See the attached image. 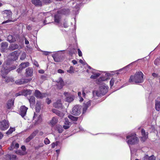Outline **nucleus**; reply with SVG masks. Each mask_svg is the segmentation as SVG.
<instances>
[{
    "mask_svg": "<svg viewBox=\"0 0 160 160\" xmlns=\"http://www.w3.org/2000/svg\"><path fill=\"white\" fill-rule=\"evenodd\" d=\"M10 63V62H9V60H7L6 62H4L3 63L2 68L1 70L2 77L5 79V81L7 82H9L11 78H10L6 77V75L10 71L16 68V66L10 67L9 65Z\"/></svg>",
    "mask_w": 160,
    "mask_h": 160,
    "instance_id": "obj_1",
    "label": "nucleus"
},
{
    "mask_svg": "<svg viewBox=\"0 0 160 160\" xmlns=\"http://www.w3.org/2000/svg\"><path fill=\"white\" fill-rule=\"evenodd\" d=\"M143 81V74L141 72H137L134 76H131L129 82L134 83H142Z\"/></svg>",
    "mask_w": 160,
    "mask_h": 160,
    "instance_id": "obj_2",
    "label": "nucleus"
},
{
    "mask_svg": "<svg viewBox=\"0 0 160 160\" xmlns=\"http://www.w3.org/2000/svg\"><path fill=\"white\" fill-rule=\"evenodd\" d=\"M108 88V87L105 84L102 85L100 87L99 90L93 92V97H100L102 95H104L107 92Z\"/></svg>",
    "mask_w": 160,
    "mask_h": 160,
    "instance_id": "obj_3",
    "label": "nucleus"
},
{
    "mask_svg": "<svg viewBox=\"0 0 160 160\" xmlns=\"http://www.w3.org/2000/svg\"><path fill=\"white\" fill-rule=\"evenodd\" d=\"M126 141L129 145H133L137 143L139 140L134 133L131 134L126 137Z\"/></svg>",
    "mask_w": 160,
    "mask_h": 160,
    "instance_id": "obj_4",
    "label": "nucleus"
},
{
    "mask_svg": "<svg viewBox=\"0 0 160 160\" xmlns=\"http://www.w3.org/2000/svg\"><path fill=\"white\" fill-rule=\"evenodd\" d=\"M3 14L4 18L6 20L3 22V24L14 21L12 20V12L11 11L5 10L4 11Z\"/></svg>",
    "mask_w": 160,
    "mask_h": 160,
    "instance_id": "obj_5",
    "label": "nucleus"
},
{
    "mask_svg": "<svg viewBox=\"0 0 160 160\" xmlns=\"http://www.w3.org/2000/svg\"><path fill=\"white\" fill-rule=\"evenodd\" d=\"M69 12L68 9H63L58 11V13L54 16V20L55 22L58 23L61 19V14L66 15L68 14Z\"/></svg>",
    "mask_w": 160,
    "mask_h": 160,
    "instance_id": "obj_6",
    "label": "nucleus"
},
{
    "mask_svg": "<svg viewBox=\"0 0 160 160\" xmlns=\"http://www.w3.org/2000/svg\"><path fill=\"white\" fill-rule=\"evenodd\" d=\"M19 53L17 51H14L11 53L10 55V58L7 60H9V62L12 61H15L17 60L18 57Z\"/></svg>",
    "mask_w": 160,
    "mask_h": 160,
    "instance_id": "obj_7",
    "label": "nucleus"
},
{
    "mask_svg": "<svg viewBox=\"0 0 160 160\" xmlns=\"http://www.w3.org/2000/svg\"><path fill=\"white\" fill-rule=\"evenodd\" d=\"M9 127L8 122L6 120H3L0 122V129L5 130Z\"/></svg>",
    "mask_w": 160,
    "mask_h": 160,
    "instance_id": "obj_8",
    "label": "nucleus"
},
{
    "mask_svg": "<svg viewBox=\"0 0 160 160\" xmlns=\"http://www.w3.org/2000/svg\"><path fill=\"white\" fill-rule=\"evenodd\" d=\"M81 106L79 105L75 106L72 109V114L74 115H78L81 113Z\"/></svg>",
    "mask_w": 160,
    "mask_h": 160,
    "instance_id": "obj_9",
    "label": "nucleus"
},
{
    "mask_svg": "<svg viewBox=\"0 0 160 160\" xmlns=\"http://www.w3.org/2000/svg\"><path fill=\"white\" fill-rule=\"evenodd\" d=\"M63 94L66 97V100L67 102H70L73 100V96L70 93L67 92H65Z\"/></svg>",
    "mask_w": 160,
    "mask_h": 160,
    "instance_id": "obj_10",
    "label": "nucleus"
},
{
    "mask_svg": "<svg viewBox=\"0 0 160 160\" xmlns=\"http://www.w3.org/2000/svg\"><path fill=\"white\" fill-rule=\"evenodd\" d=\"M28 108L25 106H21L20 109V114L23 117L26 114Z\"/></svg>",
    "mask_w": 160,
    "mask_h": 160,
    "instance_id": "obj_11",
    "label": "nucleus"
},
{
    "mask_svg": "<svg viewBox=\"0 0 160 160\" xmlns=\"http://www.w3.org/2000/svg\"><path fill=\"white\" fill-rule=\"evenodd\" d=\"M32 92V91L29 89L24 90L23 91V92H19L18 93H17L16 94V97H17L18 96L21 95H23L26 96L28 95H29L31 94Z\"/></svg>",
    "mask_w": 160,
    "mask_h": 160,
    "instance_id": "obj_12",
    "label": "nucleus"
},
{
    "mask_svg": "<svg viewBox=\"0 0 160 160\" xmlns=\"http://www.w3.org/2000/svg\"><path fill=\"white\" fill-rule=\"evenodd\" d=\"M34 95L37 98H42L45 97L46 94L41 93L39 90H36L35 91Z\"/></svg>",
    "mask_w": 160,
    "mask_h": 160,
    "instance_id": "obj_13",
    "label": "nucleus"
},
{
    "mask_svg": "<svg viewBox=\"0 0 160 160\" xmlns=\"http://www.w3.org/2000/svg\"><path fill=\"white\" fill-rule=\"evenodd\" d=\"M56 82H57V85L59 89H61L63 87L64 85V82L61 78H59L57 81Z\"/></svg>",
    "mask_w": 160,
    "mask_h": 160,
    "instance_id": "obj_14",
    "label": "nucleus"
},
{
    "mask_svg": "<svg viewBox=\"0 0 160 160\" xmlns=\"http://www.w3.org/2000/svg\"><path fill=\"white\" fill-rule=\"evenodd\" d=\"M142 134L141 138L142 140L144 141L148 138V132H146L145 130L143 129H142L141 131Z\"/></svg>",
    "mask_w": 160,
    "mask_h": 160,
    "instance_id": "obj_15",
    "label": "nucleus"
},
{
    "mask_svg": "<svg viewBox=\"0 0 160 160\" xmlns=\"http://www.w3.org/2000/svg\"><path fill=\"white\" fill-rule=\"evenodd\" d=\"M155 109L156 110H160V97H158L155 101Z\"/></svg>",
    "mask_w": 160,
    "mask_h": 160,
    "instance_id": "obj_16",
    "label": "nucleus"
},
{
    "mask_svg": "<svg viewBox=\"0 0 160 160\" xmlns=\"http://www.w3.org/2000/svg\"><path fill=\"white\" fill-rule=\"evenodd\" d=\"M31 79H22L18 80H17L15 81V83L18 84H22L25 83H27L28 82L31 81Z\"/></svg>",
    "mask_w": 160,
    "mask_h": 160,
    "instance_id": "obj_17",
    "label": "nucleus"
},
{
    "mask_svg": "<svg viewBox=\"0 0 160 160\" xmlns=\"http://www.w3.org/2000/svg\"><path fill=\"white\" fill-rule=\"evenodd\" d=\"M14 99H11L8 102L7 107L8 109H11L13 108L14 107Z\"/></svg>",
    "mask_w": 160,
    "mask_h": 160,
    "instance_id": "obj_18",
    "label": "nucleus"
},
{
    "mask_svg": "<svg viewBox=\"0 0 160 160\" xmlns=\"http://www.w3.org/2000/svg\"><path fill=\"white\" fill-rule=\"evenodd\" d=\"M26 76L27 77H31L33 74V69L32 68H29L26 69Z\"/></svg>",
    "mask_w": 160,
    "mask_h": 160,
    "instance_id": "obj_19",
    "label": "nucleus"
},
{
    "mask_svg": "<svg viewBox=\"0 0 160 160\" xmlns=\"http://www.w3.org/2000/svg\"><path fill=\"white\" fill-rule=\"evenodd\" d=\"M91 105V101H89L87 102L86 103H84V107L83 108V113L85 112L88 108Z\"/></svg>",
    "mask_w": 160,
    "mask_h": 160,
    "instance_id": "obj_20",
    "label": "nucleus"
},
{
    "mask_svg": "<svg viewBox=\"0 0 160 160\" xmlns=\"http://www.w3.org/2000/svg\"><path fill=\"white\" fill-rule=\"evenodd\" d=\"M53 106L56 108H61L62 106V103L60 100H58L53 104Z\"/></svg>",
    "mask_w": 160,
    "mask_h": 160,
    "instance_id": "obj_21",
    "label": "nucleus"
},
{
    "mask_svg": "<svg viewBox=\"0 0 160 160\" xmlns=\"http://www.w3.org/2000/svg\"><path fill=\"white\" fill-rule=\"evenodd\" d=\"M32 2L36 6H42V2L40 0H32Z\"/></svg>",
    "mask_w": 160,
    "mask_h": 160,
    "instance_id": "obj_22",
    "label": "nucleus"
},
{
    "mask_svg": "<svg viewBox=\"0 0 160 160\" xmlns=\"http://www.w3.org/2000/svg\"><path fill=\"white\" fill-rule=\"evenodd\" d=\"M58 122V118L56 117H54L52 118V120L50 121V123L52 126H53L57 123Z\"/></svg>",
    "mask_w": 160,
    "mask_h": 160,
    "instance_id": "obj_23",
    "label": "nucleus"
},
{
    "mask_svg": "<svg viewBox=\"0 0 160 160\" xmlns=\"http://www.w3.org/2000/svg\"><path fill=\"white\" fill-rule=\"evenodd\" d=\"M52 111L55 113L56 114L60 117H62L64 116L63 114L61 112L55 109H53L52 110Z\"/></svg>",
    "mask_w": 160,
    "mask_h": 160,
    "instance_id": "obj_24",
    "label": "nucleus"
},
{
    "mask_svg": "<svg viewBox=\"0 0 160 160\" xmlns=\"http://www.w3.org/2000/svg\"><path fill=\"white\" fill-rule=\"evenodd\" d=\"M19 146V145L18 143H16L15 142H13L12 143L10 149H13V148L17 149L18 148Z\"/></svg>",
    "mask_w": 160,
    "mask_h": 160,
    "instance_id": "obj_25",
    "label": "nucleus"
},
{
    "mask_svg": "<svg viewBox=\"0 0 160 160\" xmlns=\"http://www.w3.org/2000/svg\"><path fill=\"white\" fill-rule=\"evenodd\" d=\"M8 39V41L10 42H14L16 41V38L14 37L12 35H9Z\"/></svg>",
    "mask_w": 160,
    "mask_h": 160,
    "instance_id": "obj_26",
    "label": "nucleus"
},
{
    "mask_svg": "<svg viewBox=\"0 0 160 160\" xmlns=\"http://www.w3.org/2000/svg\"><path fill=\"white\" fill-rule=\"evenodd\" d=\"M29 102L30 103V106H33L35 102V98L34 96H31L29 99Z\"/></svg>",
    "mask_w": 160,
    "mask_h": 160,
    "instance_id": "obj_27",
    "label": "nucleus"
},
{
    "mask_svg": "<svg viewBox=\"0 0 160 160\" xmlns=\"http://www.w3.org/2000/svg\"><path fill=\"white\" fill-rule=\"evenodd\" d=\"M29 63L28 62H22L20 65L19 66L23 69L29 66Z\"/></svg>",
    "mask_w": 160,
    "mask_h": 160,
    "instance_id": "obj_28",
    "label": "nucleus"
},
{
    "mask_svg": "<svg viewBox=\"0 0 160 160\" xmlns=\"http://www.w3.org/2000/svg\"><path fill=\"white\" fill-rule=\"evenodd\" d=\"M18 47V45L16 44H12L10 46L9 48L11 50H15L17 49Z\"/></svg>",
    "mask_w": 160,
    "mask_h": 160,
    "instance_id": "obj_29",
    "label": "nucleus"
},
{
    "mask_svg": "<svg viewBox=\"0 0 160 160\" xmlns=\"http://www.w3.org/2000/svg\"><path fill=\"white\" fill-rule=\"evenodd\" d=\"M93 75L91 76L90 78H91L95 79L98 77L100 74L98 72H93Z\"/></svg>",
    "mask_w": 160,
    "mask_h": 160,
    "instance_id": "obj_30",
    "label": "nucleus"
},
{
    "mask_svg": "<svg viewBox=\"0 0 160 160\" xmlns=\"http://www.w3.org/2000/svg\"><path fill=\"white\" fill-rule=\"evenodd\" d=\"M57 56V54H54L52 55V57L55 62H58L60 61L61 59L60 58H58Z\"/></svg>",
    "mask_w": 160,
    "mask_h": 160,
    "instance_id": "obj_31",
    "label": "nucleus"
},
{
    "mask_svg": "<svg viewBox=\"0 0 160 160\" xmlns=\"http://www.w3.org/2000/svg\"><path fill=\"white\" fill-rule=\"evenodd\" d=\"M41 109L40 106V103L39 102H37L36 104V110L37 112H39Z\"/></svg>",
    "mask_w": 160,
    "mask_h": 160,
    "instance_id": "obj_32",
    "label": "nucleus"
},
{
    "mask_svg": "<svg viewBox=\"0 0 160 160\" xmlns=\"http://www.w3.org/2000/svg\"><path fill=\"white\" fill-rule=\"evenodd\" d=\"M67 72L70 74L73 73L74 72V70L73 67L70 66L69 69L67 70Z\"/></svg>",
    "mask_w": 160,
    "mask_h": 160,
    "instance_id": "obj_33",
    "label": "nucleus"
},
{
    "mask_svg": "<svg viewBox=\"0 0 160 160\" xmlns=\"http://www.w3.org/2000/svg\"><path fill=\"white\" fill-rule=\"evenodd\" d=\"M1 47L2 49H5L8 47V44L7 42H4L1 43Z\"/></svg>",
    "mask_w": 160,
    "mask_h": 160,
    "instance_id": "obj_34",
    "label": "nucleus"
},
{
    "mask_svg": "<svg viewBox=\"0 0 160 160\" xmlns=\"http://www.w3.org/2000/svg\"><path fill=\"white\" fill-rule=\"evenodd\" d=\"M68 118H70V119L72 120V121H76L77 120L78 118L72 116V115H70L68 116Z\"/></svg>",
    "mask_w": 160,
    "mask_h": 160,
    "instance_id": "obj_35",
    "label": "nucleus"
},
{
    "mask_svg": "<svg viewBox=\"0 0 160 160\" xmlns=\"http://www.w3.org/2000/svg\"><path fill=\"white\" fill-rule=\"evenodd\" d=\"M15 129L14 128H10L9 130L6 133L7 134H9L12 133L13 132L15 131Z\"/></svg>",
    "mask_w": 160,
    "mask_h": 160,
    "instance_id": "obj_36",
    "label": "nucleus"
},
{
    "mask_svg": "<svg viewBox=\"0 0 160 160\" xmlns=\"http://www.w3.org/2000/svg\"><path fill=\"white\" fill-rule=\"evenodd\" d=\"M26 57V54L25 52H23L20 57V59L21 60H24Z\"/></svg>",
    "mask_w": 160,
    "mask_h": 160,
    "instance_id": "obj_37",
    "label": "nucleus"
},
{
    "mask_svg": "<svg viewBox=\"0 0 160 160\" xmlns=\"http://www.w3.org/2000/svg\"><path fill=\"white\" fill-rule=\"evenodd\" d=\"M65 120L64 124L68 125L70 127L71 125V124L70 122L68 121V119L67 118H65Z\"/></svg>",
    "mask_w": 160,
    "mask_h": 160,
    "instance_id": "obj_38",
    "label": "nucleus"
},
{
    "mask_svg": "<svg viewBox=\"0 0 160 160\" xmlns=\"http://www.w3.org/2000/svg\"><path fill=\"white\" fill-rule=\"evenodd\" d=\"M52 0H42L43 3L47 4L51 2Z\"/></svg>",
    "mask_w": 160,
    "mask_h": 160,
    "instance_id": "obj_39",
    "label": "nucleus"
},
{
    "mask_svg": "<svg viewBox=\"0 0 160 160\" xmlns=\"http://www.w3.org/2000/svg\"><path fill=\"white\" fill-rule=\"evenodd\" d=\"M57 130L59 133H61L63 131V129L62 126H60L58 127Z\"/></svg>",
    "mask_w": 160,
    "mask_h": 160,
    "instance_id": "obj_40",
    "label": "nucleus"
},
{
    "mask_svg": "<svg viewBox=\"0 0 160 160\" xmlns=\"http://www.w3.org/2000/svg\"><path fill=\"white\" fill-rule=\"evenodd\" d=\"M38 131H35L34 132H33V133H32V134L30 135V136H31V137H32V138H33L34 136H35L36 135Z\"/></svg>",
    "mask_w": 160,
    "mask_h": 160,
    "instance_id": "obj_41",
    "label": "nucleus"
},
{
    "mask_svg": "<svg viewBox=\"0 0 160 160\" xmlns=\"http://www.w3.org/2000/svg\"><path fill=\"white\" fill-rule=\"evenodd\" d=\"M38 119L37 121V123H38L40 122H41L42 121V118L41 115H39V116L38 117Z\"/></svg>",
    "mask_w": 160,
    "mask_h": 160,
    "instance_id": "obj_42",
    "label": "nucleus"
},
{
    "mask_svg": "<svg viewBox=\"0 0 160 160\" xmlns=\"http://www.w3.org/2000/svg\"><path fill=\"white\" fill-rule=\"evenodd\" d=\"M115 80L113 78H112L110 81V84L111 87H112L114 82Z\"/></svg>",
    "mask_w": 160,
    "mask_h": 160,
    "instance_id": "obj_43",
    "label": "nucleus"
},
{
    "mask_svg": "<svg viewBox=\"0 0 160 160\" xmlns=\"http://www.w3.org/2000/svg\"><path fill=\"white\" fill-rule=\"evenodd\" d=\"M44 142L46 144H49L50 143V141L47 138L45 139Z\"/></svg>",
    "mask_w": 160,
    "mask_h": 160,
    "instance_id": "obj_44",
    "label": "nucleus"
},
{
    "mask_svg": "<svg viewBox=\"0 0 160 160\" xmlns=\"http://www.w3.org/2000/svg\"><path fill=\"white\" fill-rule=\"evenodd\" d=\"M16 153L17 154H19L20 155H24V154H25L24 152H22V151H17L16 152Z\"/></svg>",
    "mask_w": 160,
    "mask_h": 160,
    "instance_id": "obj_45",
    "label": "nucleus"
},
{
    "mask_svg": "<svg viewBox=\"0 0 160 160\" xmlns=\"http://www.w3.org/2000/svg\"><path fill=\"white\" fill-rule=\"evenodd\" d=\"M155 157L153 155H152L149 157L148 160H155Z\"/></svg>",
    "mask_w": 160,
    "mask_h": 160,
    "instance_id": "obj_46",
    "label": "nucleus"
},
{
    "mask_svg": "<svg viewBox=\"0 0 160 160\" xmlns=\"http://www.w3.org/2000/svg\"><path fill=\"white\" fill-rule=\"evenodd\" d=\"M32 138L31 137V136H30L26 139V142H29Z\"/></svg>",
    "mask_w": 160,
    "mask_h": 160,
    "instance_id": "obj_47",
    "label": "nucleus"
},
{
    "mask_svg": "<svg viewBox=\"0 0 160 160\" xmlns=\"http://www.w3.org/2000/svg\"><path fill=\"white\" fill-rule=\"evenodd\" d=\"M149 156L148 155H146L143 158V160H148Z\"/></svg>",
    "mask_w": 160,
    "mask_h": 160,
    "instance_id": "obj_48",
    "label": "nucleus"
},
{
    "mask_svg": "<svg viewBox=\"0 0 160 160\" xmlns=\"http://www.w3.org/2000/svg\"><path fill=\"white\" fill-rule=\"evenodd\" d=\"M78 54L79 56H82V52L79 49H78Z\"/></svg>",
    "mask_w": 160,
    "mask_h": 160,
    "instance_id": "obj_49",
    "label": "nucleus"
},
{
    "mask_svg": "<svg viewBox=\"0 0 160 160\" xmlns=\"http://www.w3.org/2000/svg\"><path fill=\"white\" fill-rule=\"evenodd\" d=\"M22 69H23L21 68V67L19 66V68L18 69H17V71L18 73H20L22 72Z\"/></svg>",
    "mask_w": 160,
    "mask_h": 160,
    "instance_id": "obj_50",
    "label": "nucleus"
},
{
    "mask_svg": "<svg viewBox=\"0 0 160 160\" xmlns=\"http://www.w3.org/2000/svg\"><path fill=\"white\" fill-rule=\"evenodd\" d=\"M69 126H68V125H65L64 124V125L63 126V128L65 129H68L69 128Z\"/></svg>",
    "mask_w": 160,
    "mask_h": 160,
    "instance_id": "obj_51",
    "label": "nucleus"
},
{
    "mask_svg": "<svg viewBox=\"0 0 160 160\" xmlns=\"http://www.w3.org/2000/svg\"><path fill=\"white\" fill-rule=\"evenodd\" d=\"M152 76L154 77V78H157L158 77V74L156 73H153L152 74Z\"/></svg>",
    "mask_w": 160,
    "mask_h": 160,
    "instance_id": "obj_52",
    "label": "nucleus"
},
{
    "mask_svg": "<svg viewBox=\"0 0 160 160\" xmlns=\"http://www.w3.org/2000/svg\"><path fill=\"white\" fill-rule=\"evenodd\" d=\"M58 72L60 73H62L64 72V71L61 69H59L58 70Z\"/></svg>",
    "mask_w": 160,
    "mask_h": 160,
    "instance_id": "obj_53",
    "label": "nucleus"
},
{
    "mask_svg": "<svg viewBox=\"0 0 160 160\" xmlns=\"http://www.w3.org/2000/svg\"><path fill=\"white\" fill-rule=\"evenodd\" d=\"M48 104H49L51 102V101L49 98H47L46 100Z\"/></svg>",
    "mask_w": 160,
    "mask_h": 160,
    "instance_id": "obj_54",
    "label": "nucleus"
},
{
    "mask_svg": "<svg viewBox=\"0 0 160 160\" xmlns=\"http://www.w3.org/2000/svg\"><path fill=\"white\" fill-rule=\"evenodd\" d=\"M51 53V52H43V54L46 55H48L50 53Z\"/></svg>",
    "mask_w": 160,
    "mask_h": 160,
    "instance_id": "obj_55",
    "label": "nucleus"
},
{
    "mask_svg": "<svg viewBox=\"0 0 160 160\" xmlns=\"http://www.w3.org/2000/svg\"><path fill=\"white\" fill-rule=\"evenodd\" d=\"M21 148L24 152L26 150V148L24 146H22L21 147Z\"/></svg>",
    "mask_w": 160,
    "mask_h": 160,
    "instance_id": "obj_56",
    "label": "nucleus"
},
{
    "mask_svg": "<svg viewBox=\"0 0 160 160\" xmlns=\"http://www.w3.org/2000/svg\"><path fill=\"white\" fill-rule=\"evenodd\" d=\"M33 63L37 67H38L39 66V65L38 63V62L36 61H34V62Z\"/></svg>",
    "mask_w": 160,
    "mask_h": 160,
    "instance_id": "obj_57",
    "label": "nucleus"
},
{
    "mask_svg": "<svg viewBox=\"0 0 160 160\" xmlns=\"http://www.w3.org/2000/svg\"><path fill=\"white\" fill-rule=\"evenodd\" d=\"M38 72L39 73L42 74H43L44 72V71L42 69L39 70Z\"/></svg>",
    "mask_w": 160,
    "mask_h": 160,
    "instance_id": "obj_58",
    "label": "nucleus"
},
{
    "mask_svg": "<svg viewBox=\"0 0 160 160\" xmlns=\"http://www.w3.org/2000/svg\"><path fill=\"white\" fill-rule=\"evenodd\" d=\"M72 62L74 65L76 64L77 63V61L75 60H73L72 61Z\"/></svg>",
    "mask_w": 160,
    "mask_h": 160,
    "instance_id": "obj_59",
    "label": "nucleus"
},
{
    "mask_svg": "<svg viewBox=\"0 0 160 160\" xmlns=\"http://www.w3.org/2000/svg\"><path fill=\"white\" fill-rule=\"evenodd\" d=\"M27 28L28 30H30L31 29V27L30 25L27 26Z\"/></svg>",
    "mask_w": 160,
    "mask_h": 160,
    "instance_id": "obj_60",
    "label": "nucleus"
},
{
    "mask_svg": "<svg viewBox=\"0 0 160 160\" xmlns=\"http://www.w3.org/2000/svg\"><path fill=\"white\" fill-rule=\"evenodd\" d=\"M51 145H52V148H53L55 147V146H56L55 143H54L53 142L52 143Z\"/></svg>",
    "mask_w": 160,
    "mask_h": 160,
    "instance_id": "obj_61",
    "label": "nucleus"
},
{
    "mask_svg": "<svg viewBox=\"0 0 160 160\" xmlns=\"http://www.w3.org/2000/svg\"><path fill=\"white\" fill-rule=\"evenodd\" d=\"M63 26L64 28H67L68 27V24H67V23H65L63 24Z\"/></svg>",
    "mask_w": 160,
    "mask_h": 160,
    "instance_id": "obj_62",
    "label": "nucleus"
},
{
    "mask_svg": "<svg viewBox=\"0 0 160 160\" xmlns=\"http://www.w3.org/2000/svg\"><path fill=\"white\" fill-rule=\"evenodd\" d=\"M25 43L26 44H28L29 43V41L27 40L26 39H25Z\"/></svg>",
    "mask_w": 160,
    "mask_h": 160,
    "instance_id": "obj_63",
    "label": "nucleus"
},
{
    "mask_svg": "<svg viewBox=\"0 0 160 160\" xmlns=\"http://www.w3.org/2000/svg\"><path fill=\"white\" fill-rule=\"evenodd\" d=\"M79 62H80V63H81L82 64H84V62L81 59H80L79 60Z\"/></svg>",
    "mask_w": 160,
    "mask_h": 160,
    "instance_id": "obj_64",
    "label": "nucleus"
}]
</instances>
